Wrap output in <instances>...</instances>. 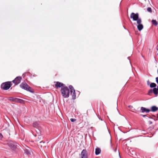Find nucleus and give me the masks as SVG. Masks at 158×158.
Instances as JSON below:
<instances>
[{"instance_id": "nucleus-10", "label": "nucleus", "mask_w": 158, "mask_h": 158, "mask_svg": "<svg viewBox=\"0 0 158 158\" xmlns=\"http://www.w3.org/2000/svg\"><path fill=\"white\" fill-rule=\"evenodd\" d=\"M8 100L13 102H21L22 100L20 99L17 98H14L13 97H10L8 99Z\"/></svg>"}, {"instance_id": "nucleus-20", "label": "nucleus", "mask_w": 158, "mask_h": 158, "mask_svg": "<svg viewBox=\"0 0 158 158\" xmlns=\"http://www.w3.org/2000/svg\"><path fill=\"white\" fill-rule=\"evenodd\" d=\"M147 10L149 12H152V9L150 7H148L147 9Z\"/></svg>"}, {"instance_id": "nucleus-29", "label": "nucleus", "mask_w": 158, "mask_h": 158, "mask_svg": "<svg viewBox=\"0 0 158 158\" xmlns=\"http://www.w3.org/2000/svg\"><path fill=\"white\" fill-rule=\"evenodd\" d=\"M157 73L158 74V70H157Z\"/></svg>"}, {"instance_id": "nucleus-2", "label": "nucleus", "mask_w": 158, "mask_h": 158, "mask_svg": "<svg viewBox=\"0 0 158 158\" xmlns=\"http://www.w3.org/2000/svg\"><path fill=\"white\" fill-rule=\"evenodd\" d=\"M139 16L138 13L135 14L132 12L130 18L132 19L134 21H136L137 23H141V18H139Z\"/></svg>"}, {"instance_id": "nucleus-18", "label": "nucleus", "mask_w": 158, "mask_h": 158, "mask_svg": "<svg viewBox=\"0 0 158 158\" xmlns=\"http://www.w3.org/2000/svg\"><path fill=\"white\" fill-rule=\"evenodd\" d=\"M25 153L27 155L30 154V152L29 149H25L24 150Z\"/></svg>"}, {"instance_id": "nucleus-6", "label": "nucleus", "mask_w": 158, "mask_h": 158, "mask_svg": "<svg viewBox=\"0 0 158 158\" xmlns=\"http://www.w3.org/2000/svg\"><path fill=\"white\" fill-rule=\"evenodd\" d=\"M152 93H153L156 96L158 94V85L157 88H154L153 89H149L148 91V94L150 96H152Z\"/></svg>"}, {"instance_id": "nucleus-1", "label": "nucleus", "mask_w": 158, "mask_h": 158, "mask_svg": "<svg viewBox=\"0 0 158 158\" xmlns=\"http://www.w3.org/2000/svg\"><path fill=\"white\" fill-rule=\"evenodd\" d=\"M61 91L62 96L64 98H66L69 97L70 91L67 87L65 86L61 87Z\"/></svg>"}, {"instance_id": "nucleus-19", "label": "nucleus", "mask_w": 158, "mask_h": 158, "mask_svg": "<svg viewBox=\"0 0 158 158\" xmlns=\"http://www.w3.org/2000/svg\"><path fill=\"white\" fill-rule=\"evenodd\" d=\"M152 22L153 25L156 26H157L158 24L157 22L155 20H152Z\"/></svg>"}, {"instance_id": "nucleus-24", "label": "nucleus", "mask_w": 158, "mask_h": 158, "mask_svg": "<svg viewBox=\"0 0 158 158\" xmlns=\"http://www.w3.org/2000/svg\"><path fill=\"white\" fill-rule=\"evenodd\" d=\"M147 85H149L150 83H149V81H147Z\"/></svg>"}, {"instance_id": "nucleus-25", "label": "nucleus", "mask_w": 158, "mask_h": 158, "mask_svg": "<svg viewBox=\"0 0 158 158\" xmlns=\"http://www.w3.org/2000/svg\"><path fill=\"white\" fill-rule=\"evenodd\" d=\"M141 115L143 117H145L147 116V115Z\"/></svg>"}, {"instance_id": "nucleus-13", "label": "nucleus", "mask_w": 158, "mask_h": 158, "mask_svg": "<svg viewBox=\"0 0 158 158\" xmlns=\"http://www.w3.org/2000/svg\"><path fill=\"white\" fill-rule=\"evenodd\" d=\"M138 25L137 26V28L139 31H141L143 28V26L142 24H141V23H137Z\"/></svg>"}, {"instance_id": "nucleus-5", "label": "nucleus", "mask_w": 158, "mask_h": 158, "mask_svg": "<svg viewBox=\"0 0 158 158\" xmlns=\"http://www.w3.org/2000/svg\"><path fill=\"white\" fill-rule=\"evenodd\" d=\"M7 144L8 146L13 150H15L17 148L18 143L12 141H9Z\"/></svg>"}, {"instance_id": "nucleus-23", "label": "nucleus", "mask_w": 158, "mask_h": 158, "mask_svg": "<svg viewBox=\"0 0 158 158\" xmlns=\"http://www.w3.org/2000/svg\"><path fill=\"white\" fill-rule=\"evenodd\" d=\"M2 137V134L0 133V139H1Z\"/></svg>"}, {"instance_id": "nucleus-14", "label": "nucleus", "mask_w": 158, "mask_h": 158, "mask_svg": "<svg viewBox=\"0 0 158 158\" xmlns=\"http://www.w3.org/2000/svg\"><path fill=\"white\" fill-rule=\"evenodd\" d=\"M101 150L99 148H96L95 149V153L96 155H98L100 153Z\"/></svg>"}, {"instance_id": "nucleus-7", "label": "nucleus", "mask_w": 158, "mask_h": 158, "mask_svg": "<svg viewBox=\"0 0 158 158\" xmlns=\"http://www.w3.org/2000/svg\"><path fill=\"white\" fill-rule=\"evenodd\" d=\"M69 88L70 89V93L72 96V98L74 100L76 98L75 90L71 85H69Z\"/></svg>"}, {"instance_id": "nucleus-11", "label": "nucleus", "mask_w": 158, "mask_h": 158, "mask_svg": "<svg viewBox=\"0 0 158 158\" xmlns=\"http://www.w3.org/2000/svg\"><path fill=\"white\" fill-rule=\"evenodd\" d=\"M56 84L55 85V86L56 89H58L61 87H63L65 86V85L59 81H56Z\"/></svg>"}, {"instance_id": "nucleus-31", "label": "nucleus", "mask_w": 158, "mask_h": 158, "mask_svg": "<svg viewBox=\"0 0 158 158\" xmlns=\"http://www.w3.org/2000/svg\"><path fill=\"white\" fill-rule=\"evenodd\" d=\"M77 92H78L79 93V92L78 91H77Z\"/></svg>"}, {"instance_id": "nucleus-16", "label": "nucleus", "mask_w": 158, "mask_h": 158, "mask_svg": "<svg viewBox=\"0 0 158 158\" xmlns=\"http://www.w3.org/2000/svg\"><path fill=\"white\" fill-rule=\"evenodd\" d=\"M33 126L36 128L39 127V124L37 122H34L33 124Z\"/></svg>"}, {"instance_id": "nucleus-9", "label": "nucleus", "mask_w": 158, "mask_h": 158, "mask_svg": "<svg viewBox=\"0 0 158 158\" xmlns=\"http://www.w3.org/2000/svg\"><path fill=\"white\" fill-rule=\"evenodd\" d=\"M81 158H88V153L85 149H83L81 151Z\"/></svg>"}, {"instance_id": "nucleus-15", "label": "nucleus", "mask_w": 158, "mask_h": 158, "mask_svg": "<svg viewBox=\"0 0 158 158\" xmlns=\"http://www.w3.org/2000/svg\"><path fill=\"white\" fill-rule=\"evenodd\" d=\"M158 108L155 106H153L151 107V110L152 112H155L157 111Z\"/></svg>"}, {"instance_id": "nucleus-30", "label": "nucleus", "mask_w": 158, "mask_h": 158, "mask_svg": "<svg viewBox=\"0 0 158 158\" xmlns=\"http://www.w3.org/2000/svg\"><path fill=\"white\" fill-rule=\"evenodd\" d=\"M123 27H124V28L126 29L123 26Z\"/></svg>"}, {"instance_id": "nucleus-21", "label": "nucleus", "mask_w": 158, "mask_h": 158, "mask_svg": "<svg viewBox=\"0 0 158 158\" xmlns=\"http://www.w3.org/2000/svg\"><path fill=\"white\" fill-rule=\"evenodd\" d=\"M70 120L71 122H74L76 121V119L75 118H71L70 119Z\"/></svg>"}, {"instance_id": "nucleus-8", "label": "nucleus", "mask_w": 158, "mask_h": 158, "mask_svg": "<svg viewBox=\"0 0 158 158\" xmlns=\"http://www.w3.org/2000/svg\"><path fill=\"white\" fill-rule=\"evenodd\" d=\"M21 79L22 77L20 76L17 77L12 81V82L15 85H17L20 83Z\"/></svg>"}, {"instance_id": "nucleus-27", "label": "nucleus", "mask_w": 158, "mask_h": 158, "mask_svg": "<svg viewBox=\"0 0 158 158\" xmlns=\"http://www.w3.org/2000/svg\"><path fill=\"white\" fill-rule=\"evenodd\" d=\"M131 106H128V107H131Z\"/></svg>"}, {"instance_id": "nucleus-17", "label": "nucleus", "mask_w": 158, "mask_h": 158, "mask_svg": "<svg viewBox=\"0 0 158 158\" xmlns=\"http://www.w3.org/2000/svg\"><path fill=\"white\" fill-rule=\"evenodd\" d=\"M156 86V85L154 83H151L150 85V87L151 88H155Z\"/></svg>"}, {"instance_id": "nucleus-12", "label": "nucleus", "mask_w": 158, "mask_h": 158, "mask_svg": "<svg viewBox=\"0 0 158 158\" xmlns=\"http://www.w3.org/2000/svg\"><path fill=\"white\" fill-rule=\"evenodd\" d=\"M141 110L142 113L145 112L148 113L150 111L149 109L143 107L141 108Z\"/></svg>"}, {"instance_id": "nucleus-26", "label": "nucleus", "mask_w": 158, "mask_h": 158, "mask_svg": "<svg viewBox=\"0 0 158 158\" xmlns=\"http://www.w3.org/2000/svg\"><path fill=\"white\" fill-rule=\"evenodd\" d=\"M44 143V142H43L42 141H40V143Z\"/></svg>"}, {"instance_id": "nucleus-32", "label": "nucleus", "mask_w": 158, "mask_h": 158, "mask_svg": "<svg viewBox=\"0 0 158 158\" xmlns=\"http://www.w3.org/2000/svg\"><path fill=\"white\" fill-rule=\"evenodd\" d=\"M157 50L158 51V48L157 49Z\"/></svg>"}, {"instance_id": "nucleus-4", "label": "nucleus", "mask_w": 158, "mask_h": 158, "mask_svg": "<svg viewBox=\"0 0 158 158\" xmlns=\"http://www.w3.org/2000/svg\"><path fill=\"white\" fill-rule=\"evenodd\" d=\"M11 84L10 82H7L2 83L1 86L2 89L7 90L8 89L11 87Z\"/></svg>"}, {"instance_id": "nucleus-28", "label": "nucleus", "mask_w": 158, "mask_h": 158, "mask_svg": "<svg viewBox=\"0 0 158 158\" xmlns=\"http://www.w3.org/2000/svg\"><path fill=\"white\" fill-rule=\"evenodd\" d=\"M152 122H150V124H152Z\"/></svg>"}, {"instance_id": "nucleus-22", "label": "nucleus", "mask_w": 158, "mask_h": 158, "mask_svg": "<svg viewBox=\"0 0 158 158\" xmlns=\"http://www.w3.org/2000/svg\"><path fill=\"white\" fill-rule=\"evenodd\" d=\"M156 83L158 84V77H156Z\"/></svg>"}, {"instance_id": "nucleus-3", "label": "nucleus", "mask_w": 158, "mask_h": 158, "mask_svg": "<svg viewBox=\"0 0 158 158\" xmlns=\"http://www.w3.org/2000/svg\"><path fill=\"white\" fill-rule=\"evenodd\" d=\"M20 87L23 89L28 91L31 93H33L34 91L31 90V88L25 82L22 83L20 85Z\"/></svg>"}]
</instances>
